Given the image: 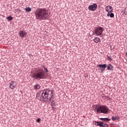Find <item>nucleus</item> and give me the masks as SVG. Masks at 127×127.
I'll use <instances>...</instances> for the list:
<instances>
[{"label":"nucleus","mask_w":127,"mask_h":127,"mask_svg":"<svg viewBox=\"0 0 127 127\" xmlns=\"http://www.w3.org/2000/svg\"><path fill=\"white\" fill-rule=\"evenodd\" d=\"M36 19L44 20L48 17V10L45 8H38L35 11Z\"/></svg>","instance_id":"nucleus-1"},{"label":"nucleus","mask_w":127,"mask_h":127,"mask_svg":"<svg viewBox=\"0 0 127 127\" xmlns=\"http://www.w3.org/2000/svg\"><path fill=\"white\" fill-rule=\"evenodd\" d=\"M32 78L36 80H39L40 79H44L45 77V72L42 69H37L31 75Z\"/></svg>","instance_id":"nucleus-2"},{"label":"nucleus","mask_w":127,"mask_h":127,"mask_svg":"<svg viewBox=\"0 0 127 127\" xmlns=\"http://www.w3.org/2000/svg\"><path fill=\"white\" fill-rule=\"evenodd\" d=\"M53 97V91L49 89H47L42 93V99H46V101H51Z\"/></svg>","instance_id":"nucleus-3"},{"label":"nucleus","mask_w":127,"mask_h":127,"mask_svg":"<svg viewBox=\"0 0 127 127\" xmlns=\"http://www.w3.org/2000/svg\"><path fill=\"white\" fill-rule=\"evenodd\" d=\"M109 111H110V110L109 109V108H108V106L102 105L99 106L97 108V113H100L101 114H105V115H107V114L109 113Z\"/></svg>","instance_id":"nucleus-4"},{"label":"nucleus","mask_w":127,"mask_h":127,"mask_svg":"<svg viewBox=\"0 0 127 127\" xmlns=\"http://www.w3.org/2000/svg\"><path fill=\"white\" fill-rule=\"evenodd\" d=\"M104 30V28L102 27H97L95 28L94 33H95L97 36H101V35H102Z\"/></svg>","instance_id":"nucleus-5"},{"label":"nucleus","mask_w":127,"mask_h":127,"mask_svg":"<svg viewBox=\"0 0 127 127\" xmlns=\"http://www.w3.org/2000/svg\"><path fill=\"white\" fill-rule=\"evenodd\" d=\"M97 67H99L98 68L99 70H100V72L102 73L104 72V70H105V69L107 68V64H98Z\"/></svg>","instance_id":"nucleus-6"},{"label":"nucleus","mask_w":127,"mask_h":127,"mask_svg":"<svg viewBox=\"0 0 127 127\" xmlns=\"http://www.w3.org/2000/svg\"><path fill=\"white\" fill-rule=\"evenodd\" d=\"M97 7H98V5L96 3H93L92 5H90L88 6V9L91 10V11H94L97 9Z\"/></svg>","instance_id":"nucleus-7"},{"label":"nucleus","mask_w":127,"mask_h":127,"mask_svg":"<svg viewBox=\"0 0 127 127\" xmlns=\"http://www.w3.org/2000/svg\"><path fill=\"white\" fill-rule=\"evenodd\" d=\"M16 82L14 81H12L10 83V85H9V88L10 89H14V88H16Z\"/></svg>","instance_id":"nucleus-8"},{"label":"nucleus","mask_w":127,"mask_h":127,"mask_svg":"<svg viewBox=\"0 0 127 127\" xmlns=\"http://www.w3.org/2000/svg\"><path fill=\"white\" fill-rule=\"evenodd\" d=\"M18 34L20 37L22 38L23 37H25L26 35H27V33H26L25 31L21 30L19 32Z\"/></svg>","instance_id":"nucleus-9"},{"label":"nucleus","mask_w":127,"mask_h":127,"mask_svg":"<svg viewBox=\"0 0 127 127\" xmlns=\"http://www.w3.org/2000/svg\"><path fill=\"white\" fill-rule=\"evenodd\" d=\"M105 9H106V11L107 12H108V13L113 12V7H112V6H110V5L107 6L105 8Z\"/></svg>","instance_id":"nucleus-10"},{"label":"nucleus","mask_w":127,"mask_h":127,"mask_svg":"<svg viewBox=\"0 0 127 127\" xmlns=\"http://www.w3.org/2000/svg\"><path fill=\"white\" fill-rule=\"evenodd\" d=\"M34 88L35 90H38L39 89H40V85L39 84L37 83L34 85Z\"/></svg>","instance_id":"nucleus-11"},{"label":"nucleus","mask_w":127,"mask_h":127,"mask_svg":"<svg viewBox=\"0 0 127 127\" xmlns=\"http://www.w3.org/2000/svg\"><path fill=\"white\" fill-rule=\"evenodd\" d=\"M101 121H103L104 122H110L111 121V119L109 118H100Z\"/></svg>","instance_id":"nucleus-12"},{"label":"nucleus","mask_w":127,"mask_h":127,"mask_svg":"<svg viewBox=\"0 0 127 127\" xmlns=\"http://www.w3.org/2000/svg\"><path fill=\"white\" fill-rule=\"evenodd\" d=\"M113 66L112 64H109L107 65V70H113Z\"/></svg>","instance_id":"nucleus-13"},{"label":"nucleus","mask_w":127,"mask_h":127,"mask_svg":"<svg viewBox=\"0 0 127 127\" xmlns=\"http://www.w3.org/2000/svg\"><path fill=\"white\" fill-rule=\"evenodd\" d=\"M100 41V38L98 37H96L94 39V42H95V43H99Z\"/></svg>","instance_id":"nucleus-14"},{"label":"nucleus","mask_w":127,"mask_h":127,"mask_svg":"<svg viewBox=\"0 0 127 127\" xmlns=\"http://www.w3.org/2000/svg\"><path fill=\"white\" fill-rule=\"evenodd\" d=\"M107 16H110V17H114L115 16V14L113 13H108Z\"/></svg>","instance_id":"nucleus-15"},{"label":"nucleus","mask_w":127,"mask_h":127,"mask_svg":"<svg viewBox=\"0 0 127 127\" xmlns=\"http://www.w3.org/2000/svg\"><path fill=\"white\" fill-rule=\"evenodd\" d=\"M25 10H26V11H27L28 12H30V11H31V8L29 7H27L25 9Z\"/></svg>","instance_id":"nucleus-16"},{"label":"nucleus","mask_w":127,"mask_h":127,"mask_svg":"<svg viewBox=\"0 0 127 127\" xmlns=\"http://www.w3.org/2000/svg\"><path fill=\"white\" fill-rule=\"evenodd\" d=\"M6 19H7L8 21H10V20L13 19V17H11V16H9L6 18Z\"/></svg>","instance_id":"nucleus-17"},{"label":"nucleus","mask_w":127,"mask_h":127,"mask_svg":"<svg viewBox=\"0 0 127 127\" xmlns=\"http://www.w3.org/2000/svg\"><path fill=\"white\" fill-rule=\"evenodd\" d=\"M51 105L52 107V109H53V110H54V107H55L56 105H55V102H54V101L52 102L51 103Z\"/></svg>","instance_id":"nucleus-18"},{"label":"nucleus","mask_w":127,"mask_h":127,"mask_svg":"<svg viewBox=\"0 0 127 127\" xmlns=\"http://www.w3.org/2000/svg\"><path fill=\"white\" fill-rule=\"evenodd\" d=\"M112 119L113 121H116V120H117V117L113 116L112 117Z\"/></svg>","instance_id":"nucleus-19"},{"label":"nucleus","mask_w":127,"mask_h":127,"mask_svg":"<svg viewBox=\"0 0 127 127\" xmlns=\"http://www.w3.org/2000/svg\"><path fill=\"white\" fill-rule=\"evenodd\" d=\"M41 122V119L40 118H38L37 120V123H40Z\"/></svg>","instance_id":"nucleus-20"},{"label":"nucleus","mask_w":127,"mask_h":127,"mask_svg":"<svg viewBox=\"0 0 127 127\" xmlns=\"http://www.w3.org/2000/svg\"><path fill=\"white\" fill-rule=\"evenodd\" d=\"M44 70H45V72H47V73H48L49 71H48V69H47V68H46L45 67V68H44Z\"/></svg>","instance_id":"nucleus-21"},{"label":"nucleus","mask_w":127,"mask_h":127,"mask_svg":"<svg viewBox=\"0 0 127 127\" xmlns=\"http://www.w3.org/2000/svg\"><path fill=\"white\" fill-rule=\"evenodd\" d=\"M107 58H108V60H110V61H112V58H111L110 57H107Z\"/></svg>","instance_id":"nucleus-22"},{"label":"nucleus","mask_w":127,"mask_h":127,"mask_svg":"<svg viewBox=\"0 0 127 127\" xmlns=\"http://www.w3.org/2000/svg\"><path fill=\"white\" fill-rule=\"evenodd\" d=\"M42 68H45V66H44V65H42Z\"/></svg>","instance_id":"nucleus-23"},{"label":"nucleus","mask_w":127,"mask_h":127,"mask_svg":"<svg viewBox=\"0 0 127 127\" xmlns=\"http://www.w3.org/2000/svg\"><path fill=\"white\" fill-rule=\"evenodd\" d=\"M126 56H127V53L126 54Z\"/></svg>","instance_id":"nucleus-24"}]
</instances>
